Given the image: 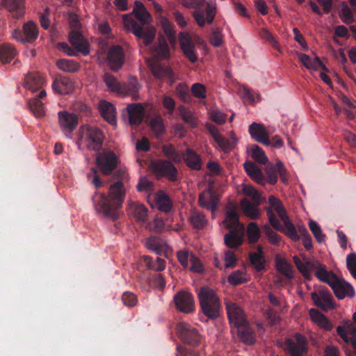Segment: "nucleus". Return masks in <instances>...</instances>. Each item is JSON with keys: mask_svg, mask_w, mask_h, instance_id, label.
<instances>
[{"mask_svg": "<svg viewBox=\"0 0 356 356\" xmlns=\"http://www.w3.org/2000/svg\"><path fill=\"white\" fill-rule=\"evenodd\" d=\"M237 335L239 339L247 345H252L256 341V334L254 329L247 321L237 327Z\"/></svg>", "mask_w": 356, "mask_h": 356, "instance_id": "nucleus-25", "label": "nucleus"}, {"mask_svg": "<svg viewBox=\"0 0 356 356\" xmlns=\"http://www.w3.org/2000/svg\"><path fill=\"white\" fill-rule=\"evenodd\" d=\"M179 40L181 49L185 57L191 63H195L197 60V56L195 51V44L191 36L187 32H180Z\"/></svg>", "mask_w": 356, "mask_h": 356, "instance_id": "nucleus-13", "label": "nucleus"}, {"mask_svg": "<svg viewBox=\"0 0 356 356\" xmlns=\"http://www.w3.org/2000/svg\"><path fill=\"white\" fill-rule=\"evenodd\" d=\"M5 8L15 19L24 13V0H2V8Z\"/></svg>", "mask_w": 356, "mask_h": 356, "instance_id": "nucleus-24", "label": "nucleus"}, {"mask_svg": "<svg viewBox=\"0 0 356 356\" xmlns=\"http://www.w3.org/2000/svg\"><path fill=\"white\" fill-rule=\"evenodd\" d=\"M264 234L267 236L269 242L274 245H279L281 241V236L277 234L269 225L263 226Z\"/></svg>", "mask_w": 356, "mask_h": 356, "instance_id": "nucleus-52", "label": "nucleus"}, {"mask_svg": "<svg viewBox=\"0 0 356 356\" xmlns=\"http://www.w3.org/2000/svg\"><path fill=\"white\" fill-rule=\"evenodd\" d=\"M122 300L124 305L132 307L138 302L137 296L132 292L126 291L122 296Z\"/></svg>", "mask_w": 356, "mask_h": 356, "instance_id": "nucleus-64", "label": "nucleus"}, {"mask_svg": "<svg viewBox=\"0 0 356 356\" xmlns=\"http://www.w3.org/2000/svg\"><path fill=\"white\" fill-rule=\"evenodd\" d=\"M243 272L240 270H237L233 272L228 276V282L234 285H238L246 282V280L243 277Z\"/></svg>", "mask_w": 356, "mask_h": 356, "instance_id": "nucleus-61", "label": "nucleus"}, {"mask_svg": "<svg viewBox=\"0 0 356 356\" xmlns=\"http://www.w3.org/2000/svg\"><path fill=\"white\" fill-rule=\"evenodd\" d=\"M43 83L44 79L38 72L29 73L24 78V87L32 91L40 89Z\"/></svg>", "mask_w": 356, "mask_h": 356, "instance_id": "nucleus-33", "label": "nucleus"}, {"mask_svg": "<svg viewBox=\"0 0 356 356\" xmlns=\"http://www.w3.org/2000/svg\"><path fill=\"white\" fill-rule=\"evenodd\" d=\"M197 296L203 315L207 317L202 321L207 322L209 320L214 321L220 315L221 305L217 293L208 286H202L200 289Z\"/></svg>", "mask_w": 356, "mask_h": 356, "instance_id": "nucleus-2", "label": "nucleus"}, {"mask_svg": "<svg viewBox=\"0 0 356 356\" xmlns=\"http://www.w3.org/2000/svg\"><path fill=\"white\" fill-rule=\"evenodd\" d=\"M156 54L163 58H167L169 57L170 49L167 40L164 36L160 35L158 39V44L156 47Z\"/></svg>", "mask_w": 356, "mask_h": 356, "instance_id": "nucleus-50", "label": "nucleus"}, {"mask_svg": "<svg viewBox=\"0 0 356 356\" xmlns=\"http://www.w3.org/2000/svg\"><path fill=\"white\" fill-rule=\"evenodd\" d=\"M257 252H250L249 259L251 264L255 268L257 271H261L264 269L266 261L262 247L259 245L257 247Z\"/></svg>", "mask_w": 356, "mask_h": 356, "instance_id": "nucleus-37", "label": "nucleus"}, {"mask_svg": "<svg viewBox=\"0 0 356 356\" xmlns=\"http://www.w3.org/2000/svg\"><path fill=\"white\" fill-rule=\"evenodd\" d=\"M229 232L225 236V244L229 248H236L243 242L244 227L241 225V229H229Z\"/></svg>", "mask_w": 356, "mask_h": 356, "instance_id": "nucleus-23", "label": "nucleus"}, {"mask_svg": "<svg viewBox=\"0 0 356 356\" xmlns=\"http://www.w3.org/2000/svg\"><path fill=\"white\" fill-rule=\"evenodd\" d=\"M177 333L179 339L188 345L195 346L200 342L198 331L190 324L180 322L177 325Z\"/></svg>", "mask_w": 356, "mask_h": 356, "instance_id": "nucleus-10", "label": "nucleus"}, {"mask_svg": "<svg viewBox=\"0 0 356 356\" xmlns=\"http://www.w3.org/2000/svg\"><path fill=\"white\" fill-rule=\"evenodd\" d=\"M17 55L15 47L9 43L0 45V60L3 63H10Z\"/></svg>", "mask_w": 356, "mask_h": 356, "instance_id": "nucleus-39", "label": "nucleus"}, {"mask_svg": "<svg viewBox=\"0 0 356 356\" xmlns=\"http://www.w3.org/2000/svg\"><path fill=\"white\" fill-rule=\"evenodd\" d=\"M293 260L298 270L307 280H311L312 279L310 274L312 270H315V275L319 280L329 284V286L331 285L334 277H337L336 274L332 271H328L326 266L320 264L318 261L306 260L302 261L298 256H294Z\"/></svg>", "mask_w": 356, "mask_h": 356, "instance_id": "nucleus-4", "label": "nucleus"}, {"mask_svg": "<svg viewBox=\"0 0 356 356\" xmlns=\"http://www.w3.org/2000/svg\"><path fill=\"white\" fill-rule=\"evenodd\" d=\"M118 157L112 151L99 153L96 157V164L102 174L108 175L117 168Z\"/></svg>", "mask_w": 356, "mask_h": 356, "instance_id": "nucleus-8", "label": "nucleus"}, {"mask_svg": "<svg viewBox=\"0 0 356 356\" xmlns=\"http://www.w3.org/2000/svg\"><path fill=\"white\" fill-rule=\"evenodd\" d=\"M309 227L318 243L325 241V235L323 233L321 226L314 220H310Z\"/></svg>", "mask_w": 356, "mask_h": 356, "instance_id": "nucleus-53", "label": "nucleus"}, {"mask_svg": "<svg viewBox=\"0 0 356 356\" xmlns=\"http://www.w3.org/2000/svg\"><path fill=\"white\" fill-rule=\"evenodd\" d=\"M188 220L194 229H203L208 223V220L203 212L192 210Z\"/></svg>", "mask_w": 356, "mask_h": 356, "instance_id": "nucleus-35", "label": "nucleus"}, {"mask_svg": "<svg viewBox=\"0 0 356 356\" xmlns=\"http://www.w3.org/2000/svg\"><path fill=\"white\" fill-rule=\"evenodd\" d=\"M140 88V85L138 82V80L136 77H131L129 79V82L127 83H124L121 85V90L120 91V94L124 95H130L134 99H136L138 97V92Z\"/></svg>", "mask_w": 356, "mask_h": 356, "instance_id": "nucleus-38", "label": "nucleus"}, {"mask_svg": "<svg viewBox=\"0 0 356 356\" xmlns=\"http://www.w3.org/2000/svg\"><path fill=\"white\" fill-rule=\"evenodd\" d=\"M162 151L169 160L175 163H179L181 161V155L177 152L172 145H164L162 147Z\"/></svg>", "mask_w": 356, "mask_h": 356, "instance_id": "nucleus-49", "label": "nucleus"}, {"mask_svg": "<svg viewBox=\"0 0 356 356\" xmlns=\"http://www.w3.org/2000/svg\"><path fill=\"white\" fill-rule=\"evenodd\" d=\"M107 57L110 68L113 71H118L124 63V51L120 45L111 47L108 51Z\"/></svg>", "mask_w": 356, "mask_h": 356, "instance_id": "nucleus-18", "label": "nucleus"}, {"mask_svg": "<svg viewBox=\"0 0 356 356\" xmlns=\"http://www.w3.org/2000/svg\"><path fill=\"white\" fill-rule=\"evenodd\" d=\"M115 181L108 189V196L104 193H95L92 197L93 206L97 213L113 221L117 220L125 198L124 181L127 174L124 168H118L113 173Z\"/></svg>", "mask_w": 356, "mask_h": 356, "instance_id": "nucleus-1", "label": "nucleus"}, {"mask_svg": "<svg viewBox=\"0 0 356 356\" xmlns=\"http://www.w3.org/2000/svg\"><path fill=\"white\" fill-rule=\"evenodd\" d=\"M162 26L163 31L168 38L170 42L174 44L176 42L174 26L167 19H163L162 21Z\"/></svg>", "mask_w": 356, "mask_h": 356, "instance_id": "nucleus-57", "label": "nucleus"}, {"mask_svg": "<svg viewBox=\"0 0 356 356\" xmlns=\"http://www.w3.org/2000/svg\"><path fill=\"white\" fill-rule=\"evenodd\" d=\"M266 211L270 225L277 231L284 232V227L281 225L280 222L276 217L274 211L272 209V208L266 207Z\"/></svg>", "mask_w": 356, "mask_h": 356, "instance_id": "nucleus-55", "label": "nucleus"}, {"mask_svg": "<svg viewBox=\"0 0 356 356\" xmlns=\"http://www.w3.org/2000/svg\"><path fill=\"white\" fill-rule=\"evenodd\" d=\"M314 305L323 312L334 309L336 307L334 298L328 289L318 288L311 293Z\"/></svg>", "mask_w": 356, "mask_h": 356, "instance_id": "nucleus-6", "label": "nucleus"}, {"mask_svg": "<svg viewBox=\"0 0 356 356\" xmlns=\"http://www.w3.org/2000/svg\"><path fill=\"white\" fill-rule=\"evenodd\" d=\"M149 67L155 78L165 79L170 86L175 82L177 78L170 67L163 65L159 61L154 60L149 63Z\"/></svg>", "mask_w": 356, "mask_h": 356, "instance_id": "nucleus-15", "label": "nucleus"}, {"mask_svg": "<svg viewBox=\"0 0 356 356\" xmlns=\"http://www.w3.org/2000/svg\"><path fill=\"white\" fill-rule=\"evenodd\" d=\"M127 211L138 222H144L147 220L148 210L144 204L130 202L127 206Z\"/></svg>", "mask_w": 356, "mask_h": 356, "instance_id": "nucleus-27", "label": "nucleus"}, {"mask_svg": "<svg viewBox=\"0 0 356 356\" xmlns=\"http://www.w3.org/2000/svg\"><path fill=\"white\" fill-rule=\"evenodd\" d=\"M248 152L252 158L260 164H266L268 162V157L266 156L264 151L257 145H251L248 147Z\"/></svg>", "mask_w": 356, "mask_h": 356, "instance_id": "nucleus-40", "label": "nucleus"}, {"mask_svg": "<svg viewBox=\"0 0 356 356\" xmlns=\"http://www.w3.org/2000/svg\"><path fill=\"white\" fill-rule=\"evenodd\" d=\"M191 92L198 99H205L207 97L206 88L204 85L200 83L193 84L191 87Z\"/></svg>", "mask_w": 356, "mask_h": 356, "instance_id": "nucleus-62", "label": "nucleus"}, {"mask_svg": "<svg viewBox=\"0 0 356 356\" xmlns=\"http://www.w3.org/2000/svg\"><path fill=\"white\" fill-rule=\"evenodd\" d=\"M134 13L141 24L135 21H131L130 22L129 31L138 39H142L146 46H149L154 41L156 31L154 28L145 29L143 25L149 23L151 18L150 15L146 8Z\"/></svg>", "mask_w": 356, "mask_h": 356, "instance_id": "nucleus-5", "label": "nucleus"}, {"mask_svg": "<svg viewBox=\"0 0 356 356\" xmlns=\"http://www.w3.org/2000/svg\"><path fill=\"white\" fill-rule=\"evenodd\" d=\"M23 31L26 43H32L37 39L38 30L36 25L33 22L31 21L24 24Z\"/></svg>", "mask_w": 356, "mask_h": 356, "instance_id": "nucleus-42", "label": "nucleus"}, {"mask_svg": "<svg viewBox=\"0 0 356 356\" xmlns=\"http://www.w3.org/2000/svg\"><path fill=\"white\" fill-rule=\"evenodd\" d=\"M176 308L181 312L190 314L195 310L194 298L191 293L179 291L174 296Z\"/></svg>", "mask_w": 356, "mask_h": 356, "instance_id": "nucleus-16", "label": "nucleus"}, {"mask_svg": "<svg viewBox=\"0 0 356 356\" xmlns=\"http://www.w3.org/2000/svg\"><path fill=\"white\" fill-rule=\"evenodd\" d=\"M178 109L180 116L185 122L190 124L193 127L196 126L195 117L189 109L184 106H179Z\"/></svg>", "mask_w": 356, "mask_h": 356, "instance_id": "nucleus-56", "label": "nucleus"}, {"mask_svg": "<svg viewBox=\"0 0 356 356\" xmlns=\"http://www.w3.org/2000/svg\"><path fill=\"white\" fill-rule=\"evenodd\" d=\"M103 79L109 90L120 93L122 84L118 81L117 79L113 75L106 72L104 74Z\"/></svg>", "mask_w": 356, "mask_h": 356, "instance_id": "nucleus-48", "label": "nucleus"}, {"mask_svg": "<svg viewBox=\"0 0 356 356\" xmlns=\"http://www.w3.org/2000/svg\"><path fill=\"white\" fill-rule=\"evenodd\" d=\"M286 346L290 356H303L307 352V339L300 333L287 339Z\"/></svg>", "mask_w": 356, "mask_h": 356, "instance_id": "nucleus-11", "label": "nucleus"}, {"mask_svg": "<svg viewBox=\"0 0 356 356\" xmlns=\"http://www.w3.org/2000/svg\"><path fill=\"white\" fill-rule=\"evenodd\" d=\"M223 224L227 229L241 227L242 225L240 223L239 215L236 207L229 206L227 207Z\"/></svg>", "mask_w": 356, "mask_h": 356, "instance_id": "nucleus-30", "label": "nucleus"}, {"mask_svg": "<svg viewBox=\"0 0 356 356\" xmlns=\"http://www.w3.org/2000/svg\"><path fill=\"white\" fill-rule=\"evenodd\" d=\"M156 205L159 210L163 212L170 211L172 204L170 197L163 193H159L156 196Z\"/></svg>", "mask_w": 356, "mask_h": 356, "instance_id": "nucleus-43", "label": "nucleus"}, {"mask_svg": "<svg viewBox=\"0 0 356 356\" xmlns=\"http://www.w3.org/2000/svg\"><path fill=\"white\" fill-rule=\"evenodd\" d=\"M346 266L351 275L356 280V253L353 252L348 254Z\"/></svg>", "mask_w": 356, "mask_h": 356, "instance_id": "nucleus-63", "label": "nucleus"}, {"mask_svg": "<svg viewBox=\"0 0 356 356\" xmlns=\"http://www.w3.org/2000/svg\"><path fill=\"white\" fill-rule=\"evenodd\" d=\"M127 113L129 115V122L131 125H139L143 120L145 111L140 104H131L128 105Z\"/></svg>", "mask_w": 356, "mask_h": 356, "instance_id": "nucleus-26", "label": "nucleus"}, {"mask_svg": "<svg viewBox=\"0 0 356 356\" xmlns=\"http://www.w3.org/2000/svg\"><path fill=\"white\" fill-rule=\"evenodd\" d=\"M183 156L188 168L194 170H200L202 168V159L193 149H187Z\"/></svg>", "mask_w": 356, "mask_h": 356, "instance_id": "nucleus-34", "label": "nucleus"}, {"mask_svg": "<svg viewBox=\"0 0 356 356\" xmlns=\"http://www.w3.org/2000/svg\"><path fill=\"white\" fill-rule=\"evenodd\" d=\"M266 173L268 177V181L271 185H275L277 181V174L281 181L286 184L289 179L288 172L281 161H277L275 164L268 163L266 166Z\"/></svg>", "mask_w": 356, "mask_h": 356, "instance_id": "nucleus-12", "label": "nucleus"}, {"mask_svg": "<svg viewBox=\"0 0 356 356\" xmlns=\"http://www.w3.org/2000/svg\"><path fill=\"white\" fill-rule=\"evenodd\" d=\"M56 65L60 70L70 73L76 72L79 70V65L72 60L59 59Z\"/></svg>", "mask_w": 356, "mask_h": 356, "instance_id": "nucleus-44", "label": "nucleus"}, {"mask_svg": "<svg viewBox=\"0 0 356 356\" xmlns=\"http://www.w3.org/2000/svg\"><path fill=\"white\" fill-rule=\"evenodd\" d=\"M84 136L86 145L89 150L98 152L102 149L104 135L100 129L96 127H88Z\"/></svg>", "mask_w": 356, "mask_h": 356, "instance_id": "nucleus-9", "label": "nucleus"}, {"mask_svg": "<svg viewBox=\"0 0 356 356\" xmlns=\"http://www.w3.org/2000/svg\"><path fill=\"white\" fill-rule=\"evenodd\" d=\"M99 110L102 116L106 120L109 124H115V108L114 106L106 101H102L99 104Z\"/></svg>", "mask_w": 356, "mask_h": 356, "instance_id": "nucleus-36", "label": "nucleus"}, {"mask_svg": "<svg viewBox=\"0 0 356 356\" xmlns=\"http://www.w3.org/2000/svg\"><path fill=\"white\" fill-rule=\"evenodd\" d=\"M243 166L246 173L251 179L259 184L264 185L266 184V178L261 169L256 164L251 161H246Z\"/></svg>", "mask_w": 356, "mask_h": 356, "instance_id": "nucleus-29", "label": "nucleus"}, {"mask_svg": "<svg viewBox=\"0 0 356 356\" xmlns=\"http://www.w3.org/2000/svg\"><path fill=\"white\" fill-rule=\"evenodd\" d=\"M312 319L325 330H331L332 324L328 318L316 309H311L309 311Z\"/></svg>", "mask_w": 356, "mask_h": 356, "instance_id": "nucleus-41", "label": "nucleus"}, {"mask_svg": "<svg viewBox=\"0 0 356 356\" xmlns=\"http://www.w3.org/2000/svg\"><path fill=\"white\" fill-rule=\"evenodd\" d=\"M276 266L277 270L286 277L291 279L293 277V270L291 266L284 259L277 260Z\"/></svg>", "mask_w": 356, "mask_h": 356, "instance_id": "nucleus-51", "label": "nucleus"}, {"mask_svg": "<svg viewBox=\"0 0 356 356\" xmlns=\"http://www.w3.org/2000/svg\"><path fill=\"white\" fill-rule=\"evenodd\" d=\"M259 35L262 39L268 42L269 44H270L273 47L277 49L279 51H281L280 47L278 44V42L268 30H266L265 29H262L259 31Z\"/></svg>", "mask_w": 356, "mask_h": 356, "instance_id": "nucleus-59", "label": "nucleus"}, {"mask_svg": "<svg viewBox=\"0 0 356 356\" xmlns=\"http://www.w3.org/2000/svg\"><path fill=\"white\" fill-rule=\"evenodd\" d=\"M70 42L72 45L84 55L89 54L87 42L84 40L81 33L77 30H72L70 33Z\"/></svg>", "mask_w": 356, "mask_h": 356, "instance_id": "nucleus-28", "label": "nucleus"}, {"mask_svg": "<svg viewBox=\"0 0 356 356\" xmlns=\"http://www.w3.org/2000/svg\"><path fill=\"white\" fill-rule=\"evenodd\" d=\"M29 106L36 118H41L44 115L43 104L38 98L31 99L29 102Z\"/></svg>", "mask_w": 356, "mask_h": 356, "instance_id": "nucleus-46", "label": "nucleus"}, {"mask_svg": "<svg viewBox=\"0 0 356 356\" xmlns=\"http://www.w3.org/2000/svg\"><path fill=\"white\" fill-rule=\"evenodd\" d=\"M226 310L231 327H237L247 323L243 310L234 302H227Z\"/></svg>", "mask_w": 356, "mask_h": 356, "instance_id": "nucleus-14", "label": "nucleus"}, {"mask_svg": "<svg viewBox=\"0 0 356 356\" xmlns=\"http://www.w3.org/2000/svg\"><path fill=\"white\" fill-rule=\"evenodd\" d=\"M52 88L58 94L66 95L72 90L73 83L68 77L60 76L54 81Z\"/></svg>", "mask_w": 356, "mask_h": 356, "instance_id": "nucleus-31", "label": "nucleus"}, {"mask_svg": "<svg viewBox=\"0 0 356 356\" xmlns=\"http://www.w3.org/2000/svg\"><path fill=\"white\" fill-rule=\"evenodd\" d=\"M148 249L154 251L157 254H161L163 250L162 241L157 237L148 238L146 242Z\"/></svg>", "mask_w": 356, "mask_h": 356, "instance_id": "nucleus-58", "label": "nucleus"}, {"mask_svg": "<svg viewBox=\"0 0 356 356\" xmlns=\"http://www.w3.org/2000/svg\"><path fill=\"white\" fill-rule=\"evenodd\" d=\"M198 203L201 207L215 212L219 203L218 196L211 191H204L200 194Z\"/></svg>", "mask_w": 356, "mask_h": 356, "instance_id": "nucleus-21", "label": "nucleus"}, {"mask_svg": "<svg viewBox=\"0 0 356 356\" xmlns=\"http://www.w3.org/2000/svg\"><path fill=\"white\" fill-rule=\"evenodd\" d=\"M247 235L250 243L254 244L259 241L261 236V231L256 222L249 223L247 227Z\"/></svg>", "mask_w": 356, "mask_h": 356, "instance_id": "nucleus-45", "label": "nucleus"}, {"mask_svg": "<svg viewBox=\"0 0 356 356\" xmlns=\"http://www.w3.org/2000/svg\"><path fill=\"white\" fill-rule=\"evenodd\" d=\"M154 173L158 177H165L170 181H175L178 179V170L168 160H159L151 164Z\"/></svg>", "mask_w": 356, "mask_h": 356, "instance_id": "nucleus-7", "label": "nucleus"}, {"mask_svg": "<svg viewBox=\"0 0 356 356\" xmlns=\"http://www.w3.org/2000/svg\"><path fill=\"white\" fill-rule=\"evenodd\" d=\"M206 128L212 136L218 147L225 153L230 152L235 146V142L230 140L218 133V128L211 124H207Z\"/></svg>", "mask_w": 356, "mask_h": 356, "instance_id": "nucleus-19", "label": "nucleus"}, {"mask_svg": "<svg viewBox=\"0 0 356 356\" xmlns=\"http://www.w3.org/2000/svg\"><path fill=\"white\" fill-rule=\"evenodd\" d=\"M149 126L156 137L161 136L165 131L162 118L160 116L152 118L149 122Z\"/></svg>", "mask_w": 356, "mask_h": 356, "instance_id": "nucleus-54", "label": "nucleus"}, {"mask_svg": "<svg viewBox=\"0 0 356 356\" xmlns=\"http://www.w3.org/2000/svg\"><path fill=\"white\" fill-rule=\"evenodd\" d=\"M248 131L251 137L256 141L263 145H268L270 143L268 131L264 125L253 122L249 126Z\"/></svg>", "mask_w": 356, "mask_h": 356, "instance_id": "nucleus-22", "label": "nucleus"}, {"mask_svg": "<svg viewBox=\"0 0 356 356\" xmlns=\"http://www.w3.org/2000/svg\"><path fill=\"white\" fill-rule=\"evenodd\" d=\"M260 202H251L246 198H243L241 202V206L243 213L251 219H257L260 216V211L258 208Z\"/></svg>", "mask_w": 356, "mask_h": 356, "instance_id": "nucleus-32", "label": "nucleus"}, {"mask_svg": "<svg viewBox=\"0 0 356 356\" xmlns=\"http://www.w3.org/2000/svg\"><path fill=\"white\" fill-rule=\"evenodd\" d=\"M330 286L338 299L341 300L345 297L353 298L355 296V293L353 286L337 276L334 277V280Z\"/></svg>", "mask_w": 356, "mask_h": 356, "instance_id": "nucleus-17", "label": "nucleus"}, {"mask_svg": "<svg viewBox=\"0 0 356 356\" xmlns=\"http://www.w3.org/2000/svg\"><path fill=\"white\" fill-rule=\"evenodd\" d=\"M145 261L148 267V268L156 270V271H161L165 268V261L164 259L156 257L155 260H153L151 257L148 256H145Z\"/></svg>", "mask_w": 356, "mask_h": 356, "instance_id": "nucleus-47", "label": "nucleus"}, {"mask_svg": "<svg viewBox=\"0 0 356 356\" xmlns=\"http://www.w3.org/2000/svg\"><path fill=\"white\" fill-rule=\"evenodd\" d=\"M284 233L289 238H290L293 241H298L300 240V235L298 233V231L292 223V222H287L286 225H284Z\"/></svg>", "mask_w": 356, "mask_h": 356, "instance_id": "nucleus-60", "label": "nucleus"}, {"mask_svg": "<svg viewBox=\"0 0 356 356\" xmlns=\"http://www.w3.org/2000/svg\"><path fill=\"white\" fill-rule=\"evenodd\" d=\"M58 122L61 129L67 136L71 134L77 127L79 119L76 115L67 111H60L58 113Z\"/></svg>", "mask_w": 356, "mask_h": 356, "instance_id": "nucleus-20", "label": "nucleus"}, {"mask_svg": "<svg viewBox=\"0 0 356 356\" xmlns=\"http://www.w3.org/2000/svg\"><path fill=\"white\" fill-rule=\"evenodd\" d=\"M181 3L187 8L195 9L192 16L200 27L213 24L217 12L214 4L205 0H181Z\"/></svg>", "mask_w": 356, "mask_h": 356, "instance_id": "nucleus-3", "label": "nucleus"}]
</instances>
